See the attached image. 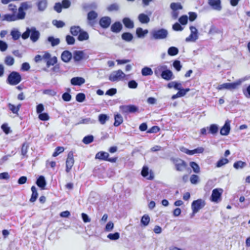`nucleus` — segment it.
I'll list each match as a JSON object with an SVG mask.
<instances>
[{
	"label": "nucleus",
	"instance_id": "obj_55",
	"mask_svg": "<svg viewBox=\"0 0 250 250\" xmlns=\"http://www.w3.org/2000/svg\"><path fill=\"white\" fill-rule=\"evenodd\" d=\"M52 24L58 28H62L65 25V23L63 21L57 20H53Z\"/></svg>",
	"mask_w": 250,
	"mask_h": 250
},
{
	"label": "nucleus",
	"instance_id": "obj_32",
	"mask_svg": "<svg viewBox=\"0 0 250 250\" xmlns=\"http://www.w3.org/2000/svg\"><path fill=\"white\" fill-rule=\"evenodd\" d=\"M31 190L32 191V195L30 199V202H34L38 197V193L36 188L34 186L31 187Z\"/></svg>",
	"mask_w": 250,
	"mask_h": 250
},
{
	"label": "nucleus",
	"instance_id": "obj_17",
	"mask_svg": "<svg viewBox=\"0 0 250 250\" xmlns=\"http://www.w3.org/2000/svg\"><path fill=\"white\" fill-rule=\"evenodd\" d=\"M72 58V54L69 51L65 50L61 54L62 60L65 62H68Z\"/></svg>",
	"mask_w": 250,
	"mask_h": 250
},
{
	"label": "nucleus",
	"instance_id": "obj_58",
	"mask_svg": "<svg viewBox=\"0 0 250 250\" xmlns=\"http://www.w3.org/2000/svg\"><path fill=\"white\" fill-rule=\"evenodd\" d=\"M199 181V177L197 175L192 174L190 177V181L191 184L196 185Z\"/></svg>",
	"mask_w": 250,
	"mask_h": 250
},
{
	"label": "nucleus",
	"instance_id": "obj_61",
	"mask_svg": "<svg viewBox=\"0 0 250 250\" xmlns=\"http://www.w3.org/2000/svg\"><path fill=\"white\" fill-rule=\"evenodd\" d=\"M11 35L14 40H17L19 39L21 34L18 30H12L11 32Z\"/></svg>",
	"mask_w": 250,
	"mask_h": 250
},
{
	"label": "nucleus",
	"instance_id": "obj_30",
	"mask_svg": "<svg viewBox=\"0 0 250 250\" xmlns=\"http://www.w3.org/2000/svg\"><path fill=\"white\" fill-rule=\"evenodd\" d=\"M122 39L126 42H131L133 38V35L129 32H124L121 35Z\"/></svg>",
	"mask_w": 250,
	"mask_h": 250
},
{
	"label": "nucleus",
	"instance_id": "obj_7",
	"mask_svg": "<svg viewBox=\"0 0 250 250\" xmlns=\"http://www.w3.org/2000/svg\"><path fill=\"white\" fill-rule=\"evenodd\" d=\"M125 76V73L120 69L113 71L109 76V80L111 82H118Z\"/></svg>",
	"mask_w": 250,
	"mask_h": 250
},
{
	"label": "nucleus",
	"instance_id": "obj_31",
	"mask_svg": "<svg viewBox=\"0 0 250 250\" xmlns=\"http://www.w3.org/2000/svg\"><path fill=\"white\" fill-rule=\"evenodd\" d=\"M81 30L79 26H72L70 28V32L74 36H78Z\"/></svg>",
	"mask_w": 250,
	"mask_h": 250
},
{
	"label": "nucleus",
	"instance_id": "obj_3",
	"mask_svg": "<svg viewBox=\"0 0 250 250\" xmlns=\"http://www.w3.org/2000/svg\"><path fill=\"white\" fill-rule=\"evenodd\" d=\"M21 81V76L16 71H12L8 76L7 82L11 85H15L19 83Z\"/></svg>",
	"mask_w": 250,
	"mask_h": 250
},
{
	"label": "nucleus",
	"instance_id": "obj_62",
	"mask_svg": "<svg viewBox=\"0 0 250 250\" xmlns=\"http://www.w3.org/2000/svg\"><path fill=\"white\" fill-rule=\"evenodd\" d=\"M178 90V95H179L180 97H181L184 96L187 94V93L190 90V89L188 88L185 89L182 88L181 86Z\"/></svg>",
	"mask_w": 250,
	"mask_h": 250
},
{
	"label": "nucleus",
	"instance_id": "obj_50",
	"mask_svg": "<svg viewBox=\"0 0 250 250\" xmlns=\"http://www.w3.org/2000/svg\"><path fill=\"white\" fill-rule=\"evenodd\" d=\"M28 147L29 145L26 142L22 144L21 149V153L22 155H23V156H26Z\"/></svg>",
	"mask_w": 250,
	"mask_h": 250
},
{
	"label": "nucleus",
	"instance_id": "obj_33",
	"mask_svg": "<svg viewBox=\"0 0 250 250\" xmlns=\"http://www.w3.org/2000/svg\"><path fill=\"white\" fill-rule=\"evenodd\" d=\"M138 20L142 23H147L150 21L149 17L144 13L139 14Z\"/></svg>",
	"mask_w": 250,
	"mask_h": 250
},
{
	"label": "nucleus",
	"instance_id": "obj_28",
	"mask_svg": "<svg viewBox=\"0 0 250 250\" xmlns=\"http://www.w3.org/2000/svg\"><path fill=\"white\" fill-rule=\"evenodd\" d=\"M167 68V66L165 65L158 66L154 70V74L157 77L161 76L163 72Z\"/></svg>",
	"mask_w": 250,
	"mask_h": 250
},
{
	"label": "nucleus",
	"instance_id": "obj_42",
	"mask_svg": "<svg viewBox=\"0 0 250 250\" xmlns=\"http://www.w3.org/2000/svg\"><path fill=\"white\" fill-rule=\"evenodd\" d=\"M189 166L192 168L194 172L199 173L200 172V167L196 162H190L189 163Z\"/></svg>",
	"mask_w": 250,
	"mask_h": 250
},
{
	"label": "nucleus",
	"instance_id": "obj_24",
	"mask_svg": "<svg viewBox=\"0 0 250 250\" xmlns=\"http://www.w3.org/2000/svg\"><path fill=\"white\" fill-rule=\"evenodd\" d=\"M123 23L127 28L132 29L134 27V22L129 18H125L123 19Z\"/></svg>",
	"mask_w": 250,
	"mask_h": 250
},
{
	"label": "nucleus",
	"instance_id": "obj_35",
	"mask_svg": "<svg viewBox=\"0 0 250 250\" xmlns=\"http://www.w3.org/2000/svg\"><path fill=\"white\" fill-rule=\"evenodd\" d=\"M114 125L115 126H118L123 122V119L122 116L120 114H117L114 116Z\"/></svg>",
	"mask_w": 250,
	"mask_h": 250
},
{
	"label": "nucleus",
	"instance_id": "obj_19",
	"mask_svg": "<svg viewBox=\"0 0 250 250\" xmlns=\"http://www.w3.org/2000/svg\"><path fill=\"white\" fill-rule=\"evenodd\" d=\"M123 28V25L120 21L115 22L110 27L111 31L115 33H119Z\"/></svg>",
	"mask_w": 250,
	"mask_h": 250
},
{
	"label": "nucleus",
	"instance_id": "obj_27",
	"mask_svg": "<svg viewBox=\"0 0 250 250\" xmlns=\"http://www.w3.org/2000/svg\"><path fill=\"white\" fill-rule=\"evenodd\" d=\"M89 39V35L88 33L83 30L82 29L81 31L80 32L77 39L79 41H83L87 40Z\"/></svg>",
	"mask_w": 250,
	"mask_h": 250
},
{
	"label": "nucleus",
	"instance_id": "obj_44",
	"mask_svg": "<svg viewBox=\"0 0 250 250\" xmlns=\"http://www.w3.org/2000/svg\"><path fill=\"white\" fill-rule=\"evenodd\" d=\"M93 141H94L93 136L92 135H89L85 136L83 138L82 142L84 144L88 145V144H89L91 143L92 142H93Z\"/></svg>",
	"mask_w": 250,
	"mask_h": 250
},
{
	"label": "nucleus",
	"instance_id": "obj_49",
	"mask_svg": "<svg viewBox=\"0 0 250 250\" xmlns=\"http://www.w3.org/2000/svg\"><path fill=\"white\" fill-rule=\"evenodd\" d=\"M96 122V121L95 120L92 119L90 118H87L82 119L78 123V124H92L95 123Z\"/></svg>",
	"mask_w": 250,
	"mask_h": 250
},
{
	"label": "nucleus",
	"instance_id": "obj_23",
	"mask_svg": "<svg viewBox=\"0 0 250 250\" xmlns=\"http://www.w3.org/2000/svg\"><path fill=\"white\" fill-rule=\"evenodd\" d=\"M172 76L173 73L172 71L167 68L164 72H163L161 77L166 80L169 81L173 79Z\"/></svg>",
	"mask_w": 250,
	"mask_h": 250
},
{
	"label": "nucleus",
	"instance_id": "obj_38",
	"mask_svg": "<svg viewBox=\"0 0 250 250\" xmlns=\"http://www.w3.org/2000/svg\"><path fill=\"white\" fill-rule=\"evenodd\" d=\"M219 130L218 125L216 124H211L208 127V132L212 135L216 134Z\"/></svg>",
	"mask_w": 250,
	"mask_h": 250
},
{
	"label": "nucleus",
	"instance_id": "obj_8",
	"mask_svg": "<svg viewBox=\"0 0 250 250\" xmlns=\"http://www.w3.org/2000/svg\"><path fill=\"white\" fill-rule=\"evenodd\" d=\"M89 56L85 54L84 51L76 50L73 52V58L75 62H79L83 60H87Z\"/></svg>",
	"mask_w": 250,
	"mask_h": 250
},
{
	"label": "nucleus",
	"instance_id": "obj_21",
	"mask_svg": "<svg viewBox=\"0 0 250 250\" xmlns=\"http://www.w3.org/2000/svg\"><path fill=\"white\" fill-rule=\"evenodd\" d=\"M109 155L108 153L105 151H99L96 153L95 158L103 161H107Z\"/></svg>",
	"mask_w": 250,
	"mask_h": 250
},
{
	"label": "nucleus",
	"instance_id": "obj_45",
	"mask_svg": "<svg viewBox=\"0 0 250 250\" xmlns=\"http://www.w3.org/2000/svg\"><path fill=\"white\" fill-rule=\"evenodd\" d=\"M247 165L246 163L244 162H242L241 161H239L235 162L233 164V167L236 169L243 168Z\"/></svg>",
	"mask_w": 250,
	"mask_h": 250
},
{
	"label": "nucleus",
	"instance_id": "obj_41",
	"mask_svg": "<svg viewBox=\"0 0 250 250\" xmlns=\"http://www.w3.org/2000/svg\"><path fill=\"white\" fill-rule=\"evenodd\" d=\"M182 86L181 83L177 82H171L167 84V87L169 88H174L176 90H179Z\"/></svg>",
	"mask_w": 250,
	"mask_h": 250
},
{
	"label": "nucleus",
	"instance_id": "obj_52",
	"mask_svg": "<svg viewBox=\"0 0 250 250\" xmlns=\"http://www.w3.org/2000/svg\"><path fill=\"white\" fill-rule=\"evenodd\" d=\"M14 59L13 57L7 56L5 58L4 63L8 66H11L14 64Z\"/></svg>",
	"mask_w": 250,
	"mask_h": 250
},
{
	"label": "nucleus",
	"instance_id": "obj_36",
	"mask_svg": "<svg viewBox=\"0 0 250 250\" xmlns=\"http://www.w3.org/2000/svg\"><path fill=\"white\" fill-rule=\"evenodd\" d=\"M141 73L144 76H151L153 74V71L150 67L146 66L142 68Z\"/></svg>",
	"mask_w": 250,
	"mask_h": 250
},
{
	"label": "nucleus",
	"instance_id": "obj_2",
	"mask_svg": "<svg viewBox=\"0 0 250 250\" xmlns=\"http://www.w3.org/2000/svg\"><path fill=\"white\" fill-rule=\"evenodd\" d=\"M150 38L152 40H159L166 39L168 35V31L165 28L153 29L150 32Z\"/></svg>",
	"mask_w": 250,
	"mask_h": 250
},
{
	"label": "nucleus",
	"instance_id": "obj_40",
	"mask_svg": "<svg viewBox=\"0 0 250 250\" xmlns=\"http://www.w3.org/2000/svg\"><path fill=\"white\" fill-rule=\"evenodd\" d=\"M3 21H17L16 15L13 14H5L3 17Z\"/></svg>",
	"mask_w": 250,
	"mask_h": 250
},
{
	"label": "nucleus",
	"instance_id": "obj_16",
	"mask_svg": "<svg viewBox=\"0 0 250 250\" xmlns=\"http://www.w3.org/2000/svg\"><path fill=\"white\" fill-rule=\"evenodd\" d=\"M208 4L214 10L220 11L222 9L221 0H208Z\"/></svg>",
	"mask_w": 250,
	"mask_h": 250
},
{
	"label": "nucleus",
	"instance_id": "obj_47",
	"mask_svg": "<svg viewBox=\"0 0 250 250\" xmlns=\"http://www.w3.org/2000/svg\"><path fill=\"white\" fill-rule=\"evenodd\" d=\"M98 119L102 125H104L106 121L109 119V117L104 114H101L99 115Z\"/></svg>",
	"mask_w": 250,
	"mask_h": 250
},
{
	"label": "nucleus",
	"instance_id": "obj_56",
	"mask_svg": "<svg viewBox=\"0 0 250 250\" xmlns=\"http://www.w3.org/2000/svg\"><path fill=\"white\" fill-rule=\"evenodd\" d=\"M107 237L111 240H117L120 238V233L117 232L114 233H109Z\"/></svg>",
	"mask_w": 250,
	"mask_h": 250
},
{
	"label": "nucleus",
	"instance_id": "obj_1",
	"mask_svg": "<svg viewBox=\"0 0 250 250\" xmlns=\"http://www.w3.org/2000/svg\"><path fill=\"white\" fill-rule=\"evenodd\" d=\"M21 36L23 40H26L30 37V40L33 42H35L39 39L40 33L35 27L32 26L30 28L27 27L25 31L22 33Z\"/></svg>",
	"mask_w": 250,
	"mask_h": 250
},
{
	"label": "nucleus",
	"instance_id": "obj_63",
	"mask_svg": "<svg viewBox=\"0 0 250 250\" xmlns=\"http://www.w3.org/2000/svg\"><path fill=\"white\" fill-rule=\"evenodd\" d=\"M173 66L177 71H180L182 66L179 60L174 61L173 62Z\"/></svg>",
	"mask_w": 250,
	"mask_h": 250
},
{
	"label": "nucleus",
	"instance_id": "obj_39",
	"mask_svg": "<svg viewBox=\"0 0 250 250\" xmlns=\"http://www.w3.org/2000/svg\"><path fill=\"white\" fill-rule=\"evenodd\" d=\"M120 9L119 4L117 3H114L106 7V10L108 12L118 11Z\"/></svg>",
	"mask_w": 250,
	"mask_h": 250
},
{
	"label": "nucleus",
	"instance_id": "obj_51",
	"mask_svg": "<svg viewBox=\"0 0 250 250\" xmlns=\"http://www.w3.org/2000/svg\"><path fill=\"white\" fill-rule=\"evenodd\" d=\"M229 160L227 158H222L220 159L216 164V167H220L223 166L228 164L229 163Z\"/></svg>",
	"mask_w": 250,
	"mask_h": 250
},
{
	"label": "nucleus",
	"instance_id": "obj_6",
	"mask_svg": "<svg viewBox=\"0 0 250 250\" xmlns=\"http://www.w3.org/2000/svg\"><path fill=\"white\" fill-rule=\"evenodd\" d=\"M205 205V201L202 199L193 201L191 203V209L192 210H193V214L197 213L201 209L203 208Z\"/></svg>",
	"mask_w": 250,
	"mask_h": 250
},
{
	"label": "nucleus",
	"instance_id": "obj_11",
	"mask_svg": "<svg viewBox=\"0 0 250 250\" xmlns=\"http://www.w3.org/2000/svg\"><path fill=\"white\" fill-rule=\"evenodd\" d=\"M189 29L190 30V34L186 39V41L187 42H195L198 38V30L193 26H190Z\"/></svg>",
	"mask_w": 250,
	"mask_h": 250
},
{
	"label": "nucleus",
	"instance_id": "obj_14",
	"mask_svg": "<svg viewBox=\"0 0 250 250\" xmlns=\"http://www.w3.org/2000/svg\"><path fill=\"white\" fill-rule=\"evenodd\" d=\"M111 23V19L109 17H103L99 21L100 25L104 29L107 28Z\"/></svg>",
	"mask_w": 250,
	"mask_h": 250
},
{
	"label": "nucleus",
	"instance_id": "obj_43",
	"mask_svg": "<svg viewBox=\"0 0 250 250\" xmlns=\"http://www.w3.org/2000/svg\"><path fill=\"white\" fill-rule=\"evenodd\" d=\"M98 17V14L94 11L92 10L87 14V20L89 21L95 20Z\"/></svg>",
	"mask_w": 250,
	"mask_h": 250
},
{
	"label": "nucleus",
	"instance_id": "obj_57",
	"mask_svg": "<svg viewBox=\"0 0 250 250\" xmlns=\"http://www.w3.org/2000/svg\"><path fill=\"white\" fill-rule=\"evenodd\" d=\"M85 99V95L83 93H79L76 96V100L77 102L82 103Z\"/></svg>",
	"mask_w": 250,
	"mask_h": 250
},
{
	"label": "nucleus",
	"instance_id": "obj_4",
	"mask_svg": "<svg viewBox=\"0 0 250 250\" xmlns=\"http://www.w3.org/2000/svg\"><path fill=\"white\" fill-rule=\"evenodd\" d=\"M174 165L175 169L177 171L183 172L188 167L187 163L183 160L180 158L171 159Z\"/></svg>",
	"mask_w": 250,
	"mask_h": 250
},
{
	"label": "nucleus",
	"instance_id": "obj_34",
	"mask_svg": "<svg viewBox=\"0 0 250 250\" xmlns=\"http://www.w3.org/2000/svg\"><path fill=\"white\" fill-rule=\"evenodd\" d=\"M47 40L53 47L58 45L60 43V40L59 38H55L53 36L48 37Z\"/></svg>",
	"mask_w": 250,
	"mask_h": 250
},
{
	"label": "nucleus",
	"instance_id": "obj_59",
	"mask_svg": "<svg viewBox=\"0 0 250 250\" xmlns=\"http://www.w3.org/2000/svg\"><path fill=\"white\" fill-rule=\"evenodd\" d=\"M66 42L68 45H73L75 43V38L70 35H67L65 37Z\"/></svg>",
	"mask_w": 250,
	"mask_h": 250
},
{
	"label": "nucleus",
	"instance_id": "obj_25",
	"mask_svg": "<svg viewBox=\"0 0 250 250\" xmlns=\"http://www.w3.org/2000/svg\"><path fill=\"white\" fill-rule=\"evenodd\" d=\"M148 33L147 29L143 30L141 27L136 29V34L138 38H143Z\"/></svg>",
	"mask_w": 250,
	"mask_h": 250
},
{
	"label": "nucleus",
	"instance_id": "obj_48",
	"mask_svg": "<svg viewBox=\"0 0 250 250\" xmlns=\"http://www.w3.org/2000/svg\"><path fill=\"white\" fill-rule=\"evenodd\" d=\"M170 7L172 10H178L183 9L182 5L179 2H172L170 5Z\"/></svg>",
	"mask_w": 250,
	"mask_h": 250
},
{
	"label": "nucleus",
	"instance_id": "obj_15",
	"mask_svg": "<svg viewBox=\"0 0 250 250\" xmlns=\"http://www.w3.org/2000/svg\"><path fill=\"white\" fill-rule=\"evenodd\" d=\"M230 121L229 120L226 121L225 124L220 129V133L221 135L227 136L229 133L230 130Z\"/></svg>",
	"mask_w": 250,
	"mask_h": 250
},
{
	"label": "nucleus",
	"instance_id": "obj_60",
	"mask_svg": "<svg viewBox=\"0 0 250 250\" xmlns=\"http://www.w3.org/2000/svg\"><path fill=\"white\" fill-rule=\"evenodd\" d=\"M43 94H46L50 96H54L56 95L57 92L53 89H45L42 92Z\"/></svg>",
	"mask_w": 250,
	"mask_h": 250
},
{
	"label": "nucleus",
	"instance_id": "obj_53",
	"mask_svg": "<svg viewBox=\"0 0 250 250\" xmlns=\"http://www.w3.org/2000/svg\"><path fill=\"white\" fill-rule=\"evenodd\" d=\"M150 218L148 215H144L142 217L141 223L144 226H146L149 224Z\"/></svg>",
	"mask_w": 250,
	"mask_h": 250
},
{
	"label": "nucleus",
	"instance_id": "obj_10",
	"mask_svg": "<svg viewBox=\"0 0 250 250\" xmlns=\"http://www.w3.org/2000/svg\"><path fill=\"white\" fill-rule=\"evenodd\" d=\"M223 189L221 188H215L212 191L210 196V200L212 202L218 203L220 200L221 195L223 192Z\"/></svg>",
	"mask_w": 250,
	"mask_h": 250
},
{
	"label": "nucleus",
	"instance_id": "obj_54",
	"mask_svg": "<svg viewBox=\"0 0 250 250\" xmlns=\"http://www.w3.org/2000/svg\"><path fill=\"white\" fill-rule=\"evenodd\" d=\"M97 7V4L95 2H92L90 4H84L83 5V8L85 10L95 9Z\"/></svg>",
	"mask_w": 250,
	"mask_h": 250
},
{
	"label": "nucleus",
	"instance_id": "obj_5",
	"mask_svg": "<svg viewBox=\"0 0 250 250\" xmlns=\"http://www.w3.org/2000/svg\"><path fill=\"white\" fill-rule=\"evenodd\" d=\"M30 7L27 2H22L18 9V13L16 15L17 20L24 19L26 14L24 10H27Z\"/></svg>",
	"mask_w": 250,
	"mask_h": 250
},
{
	"label": "nucleus",
	"instance_id": "obj_29",
	"mask_svg": "<svg viewBox=\"0 0 250 250\" xmlns=\"http://www.w3.org/2000/svg\"><path fill=\"white\" fill-rule=\"evenodd\" d=\"M47 5V0H39L37 3L38 10L40 11H43L46 8Z\"/></svg>",
	"mask_w": 250,
	"mask_h": 250
},
{
	"label": "nucleus",
	"instance_id": "obj_46",
	"mask_svg": "<svg viewBox=\"0 0 250 250\" xmlns=\"http://www.w3.org/2000/svg\"><path fill=\"white\" fill-rule=\"evenodd\" d=\"M57 58L55 56L53 58H50L48 60L46 61V66L49 67L51 65H54L56 64L57 62Z\"/></svg>",
	"mask_w": 250,
	"mask_h": 250
},
{
	"label": "nucleus",
	"instance_id": "obj_12",
	"mask_svg": "<svg viewBox=\"0 0 250 250\" xmlns=\"http://www.w3.org/2000/svg\"><path fill=\"white\" fill-rule=\"evenodd\" d=\"M74 163V160L73 158V154L72 152H70L68 154L67 158L66 161V169L65 171L68 173L70 172L72 167Z\"/></svg>",
	"mask_w": 250,
	"mask_h": 250
},
{
	"label": "nucleus",
	"instance_id": "obj_26",
	"mask_svg": "<svg viewBox=\"0 0 250 250\" xmlns=\"http://www.w3.org/2000/svg\"><path fill=\"white\" fill-rule=\"evenodd\" d=\"M244 80H239L237 81L229 83H228V90H233L236 89L238 86H239Z\"/></svg>",
	"mask_w": 250,
	"mask_h": 250
},
{
	"label": "nucleus",
	"instance_id": "obj_18",
	"mask_svg": "<svg viewBox=\"0 0 250 250\" xmlns=\"http://www.w3.org/2000/svg\"><path fill=\"white\" fill-rule=\"evenodd\" d=\"M70 83L73 85L81 86L85 83V80L82 77H76L71 79Z\"/></svg>",
	"mask_w": 250,
	"mask_h": 250
},
{
	"label": "nucleus",
	"instance_id": "obj_13",
	"mask_svg": "<svg viewBox=\"0 0 250 250\" xmlns=\"http://www.w3.org/2000/svg\"><path fill=\"white\" fill-rule=\"evenodd\" d=\"M181 151L188 155H192L196 153H202L203 152L204 149L202 147H199L193 150H189L184 147H182L180 149Z\"/></svg>",
	"mask_w": 250,
	"mask_h": 250
},
{
	"label": "nucleus",
	"instance_id": "obj_37",
	"mask_svg": "<svg viewBox=\"0 0 250 250\" xmlns=\"http://www.w3.org/2000/svg\"><path fill=\"white\" fill-rule=\"evenodd\" d=\"M179 53V49L177 47L171 46L167 50V54L171 56H174L177 55Z\"/></svg>",
	"mask_w": 250,
	"mask_h": 250
},
{
	"label": "nucleus",
	"instance_id": "obj_64",
	"mask_svg": "<svg viewBox=\"0 0 250 250\" xmlns=\"http://www.w3.org/2000/svg\"><path fill=\"white\" fill-rule=\"evenodd\" d=\"M64 148L62 146H58L55 148V151L53 153L52 156L53 157L57 156L59 154L62 152L64 151Z\"/></svg>",
	"mask_w": 250,
	"mask_h": 250
},
{
	"label": "nucleus",
	"instance_id": "obj_9",
	"mask_svg": "<svg viewBox=\"0 0 250 250\" xmlns=\"http://www.w3.org/2000/svg\"><path fill=\"white\" fill-rule=\"evenodd\" d=\"M120 109L123 113L126 114L133 113L139 111L138 107L133 104L121 105Z\"/></svg>",
	"mask_w": 250,
	"mask_h": 250
},
{
	"label": "nucleus",
	"instance_id": "obj_22",
	"mask_svg": "<svg viewBox=\"0 0 250 250\" xmlns=\"http://www.w3.org/2000/svg\"><path fill=\"white\" fill-rule=\"evenodd\" d=\"M141 174L144 177H146L148 180H152L154 178V176L151 173L149 175V169L146 166L143 167Z\"/></svg>",
	"mask_w": 250,
	"mask_h": 250
},
{
	"label": "nucleus",
	"instance_id": "obj_20",
	"mask_svg": "<svg viewBox=\"0 0 250 250\" xmlns=\"http://www.w3.org/2000/svg\"><path fill=\"white\" fill-rule=\"evenodd\" d=\"M36 184L41 189H44L46 185V181L44 177L42 175L40 176L37 179Z\"/></svg>",
	"mask_w": 250,
	"mask_h": 250
}]
</instances>
